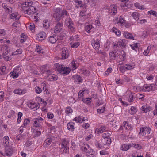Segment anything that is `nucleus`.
I'll use <instances>...</instances> for the list:
<instances>
[{
	"mask_svg": "<svg viewBox=\"0 0 157 157\" xmlns=\"http://www.w3.org/2000/svg\"><path fill=\"white\" fill-rule=\"evenodd\" d=\"M63 25L62 23L58 22L55 26L54 29V32L56 33H59L62 30Z\"/></svg>",
	"mask_w": 157,
	"mask_h": 157,
	"instance_id": "7",
	"label": "nucleus"
},
{
	"mask_svg": "<svg viewBox=\"0 0 157 157\" xmlns=\"http://www.w3.org/2000/svg\"><path fill=\"white\" fill-rule=\"evenodd\" d=\"M124 35L126 38L133 39V37L132 36L131 34L129 33L128 32H124Z\"/></svg>",
	"mask_w": 157,
	"mask_h": 157,
	"instance_id": "16",
	"label": "nucleus"
},
{
	"mask_svg": "<svg viewBox=\"0 0 157 157\" xmlns=\"http://www.w3.org/2000/svg\"><path fill=\"white\" fill-rule=\"evenodd\" d=\"M126 65L127 66V67L124 66L122 67L123 69L125 70L131 69L132 68V66L128 64H126Z\"/></svg>",
	"mask_w": 157,
	"mask_h": 157,
	"instance_id": "36",
	"label": "nucleus"
},
{
	"mask_svg": "<svg viewBox=\"0 0 157 157\" xmlns=\"http://www.w3.org/2000/svg\"><path fill=\"white\" fill-rule=\"evenodd\" d=\"M91 44L95 49H98L100 46L99 42L97 40L95 41L94 40H93L91 42Z\"/></svg>",
	"mask_w": 157,
	"mask_h": 157,
	"instance_id": "12",
	"label": "nucleus"
},
{
	"mask_svg": "<svg viewBox=\"0 0 157 157\" xmlns=\"http://www.w3.org/2000/svg\"><path fill=\"white\" fill-rule=\"evenodd\" d=\"M93 136V135L92 134H90L88 136L86 137L85 138V140L86 141L89 140L91 138V137Z\"/></svg>",
	"mask_w": 157,
	"mask_h": 157,
	"instance_id": "58",
	"label": "nucleus"
},
{
	"mask_svg": "<svg viewBox=\"0 0 157 157\" xmlns=\"http://www.w3.org/2000/svg\"><path fill=\"white\" fill-rule=\"evenodd\" d=\"M75 124L73 122H70L67 124V128H74Z\"/></svg>",
	"mask_w": 157,
	"mask_h": 157,
	"instance_id": "44",
	"label": "nucleus"
},
{
	"mask_svg": "<svg viewBox=\"0 0 157 157\" xmlns=\"http://www.w3.org/2000/svg\"><path fill=\"white\" fill-rule=\"evenodd\" d=\"M125 21L122 18H120L119 20L117 22V23H120L121 24H123L124 23H125Z\"/></svg>",
	"mask_w": 157,
	"mask_h": 157,
	"instance_id": "46",
	"label": "nucleus"
},
{
	"mask_svg": "<svg viewBox=\"0 0 157 157\" xmlns=\"http://www.w3.org/2000/svg\"><path fill=\"white\" fill-rule=\"evenodd\" d=\"M149 13L150 14H152L154 16H156V15L157 14V13L155 11H148Z\"/></svg>",
	"mask_w": 157,
	"mask_h": 157,
	"instance_id": "55",
	"label": "nucleus"
},
{
	"mask_svg": "<svg viewBox=\"0 0 157 157\" xmlns=\"http://www.w3.org/2000/svg\"><path fill=\"white\" fill-rule=\"evenodd\" d=\"M43 90H44V93L45 94H49V92L48 90L46 89V87L45 86L43 87Z\"/></svg>",
	"mask_w": 157,
	"mask_h": 157,
	"instance_id": "57",
	"label": "nucleus"
},
{
	"mask_svg": "<svg viewBox=\"0 0 157 157\" xmlns=\"http://www.w3.org/2000/svg\"><path fill=\"white\" fill-rule=\"evenodd\" d=\"M72 112V109L70 107H67L66 109V112L67 114L71 113Z\"/></svg>",
	"mask_w": 157,
	"mask_h": 157,
	"instance_id": "42",
	"label": "nucleus"
},
{
	"mask_svg": "<svg viewBox=\"0 0 157 157\" xmlns=\"http://www.w3.org/2000/svg\"><path fill=\"white\" fill-rule=\"evenodd\" d=\"M130 46L131 47V48L132 49L135 50V49L137 48H138L137 43L135 44H132V45H130Z\"/></svg>",
	"mask_w": 157,
	"mask_h": 157,
	"instance_id": "49",
	"label": "nucleus"
},
{
	"mask_svg": "<svg viewBox=\"0 0 157 157\" xmlns=\"http://www.w3.org/2000/svg\"><path fill=\"white\" fill-rule=\"evenodd\" d=\"M29 122H30V120L29 119H25V120L24 122V127H25V126H26L27 125L29 124Z\"/></svg>",
	"mask_w": 157,
	"mask_h": 157,
	"instance_id": "43",
	"label": "nucleus"
},
{
	"mask_svg": "<svg viewBox=\"0 0 157 157\" xmlns=\"http://www.w3.org/2000/svg\"><path fill=\"white\" fill-rule=\"evenodd\" d=\"M62 142L61 146V150L62 151L63 153H66L68 151L69 147L68 144L69 142L67 141L65 139L62 140Z\"/></svg>",
	"mask_w": 157,
	"mask_h": 157,
	"instance_id": "5",
	"label": "nucleus"
},
{
	"mask_svg": "<svg viewBox=\"0 0 157 157\" xmlns=\"http://www.w3.org/2000/svg\"><path fill=\"white\" fill-rule=\"evenodd\" d=\"M48 41L52 43H55L56 41V36H50L49 38Z\"/></svg>",
	"mask_w": 157,
	"mask_h": 157,
	"instance_id": "24",
	"label": "nucleus"
},
{
	"mask_svg": "<svg viewBox=\"0 0 157 157\" xmlns=\"http://www.w3.org/2000/svg\"><path fill=\"white\" fill-rule=\"evenodd\" d=\"M79 43L78 42L74 43L73 44L71 43V46L72 48H76L78 47L79 45Z\"/></svg>",
	"mask_w": 157,
	"mask_h": 157,
	"instance_id": "34",
	"label": "nucleus"
},
{
	"mask_svg": "<svg viewBox=\"0 0 157 157\" xmlns=\"http://www.w3.org/2000/svg\"><path fill=\"white\" fill-rule=\"evenodd\" d=\"M21 5V10L23 11L25 14L30 15L36 12V9L34 6L28 7L26 5V4H25L24 3H22Z\"/></svg>",
	"mask_w": 157,
	"mask_h": 157,
	"instance_id": "2",
	"label": "nucleus"
},
{
	"mask_svg": "<svg viewBox=\"0 0 157 157\" xmlns=\"http://www.w3.org/2000/svg\"><path fill=\"white\" fill-rule=\"evenodd\" d=\"M42 90L41 88L38 86H36V92L37 94H40L42 92Z\"/></svg>",
	"mask_w": 157,
	"mask_h": 157,
	"instance_id": "41",
	"label": "nucleus"
},
{
	"mask_svg": "<svg viewBox=\"0 0 157 157\" xmlns=\"http://www.w3.org/2000/svg\"><path fill=\"white\" fill-rule=\"evenodd\" d=\"M112 70V69L111 68H108L107 69V71L105 72V75H108L110 72H111Z\"/></svg>",
	"mask_w": 157,
	"mask_h": 157,
	"instance_id": "52",
	"label": "nucleus"
},
{
	"mask_svg": "<svg viewBox=\"0 0 157 157\" xmlns=\"http://www.w3.org/2000/svg\"><path fill=\"white\" fill-rule=\"evenodd\" d=\"M68 50L66 48H63L62 49L61 52V59H64L68 57Z\"/></svg>",
	"mask_w": 157,
	"mask_h": 157,
	"instance_id": "8",
	"label": "nucleus"
},
{
	"mask_svg": "<svg viewBox=\"0 0 157 157\" xmlns=\"http://www.w3.org/2000/svg\"><path fill=\"white\" fill-rule=\"evenodd\" d=\"M43 27L46 29L48 28L50 26L49 22L47 20L44 21L43 22Z\"/></svg>",
	"mask_w": 157,
	"mask_h": 157,
	"instance_id": "25",
	"label": "nucleus"
},
{
	"mask_svg": "<svg viewBox=\"0 0 157 157\" xmlns=\"http://www.w3.org/2000/svg\"><path fill=\"white\" fill-rule=\"evenodd\" d=\"M132 146L138 150L142 148V146L138 144H133Z\"/></svg>",
	"mask_w": 157,
	"mask_h": 157,
	"instance_id": "35",
	"label": "nucleus"
},
{
	"mask_svg": "<svg viewBox=\"0 0 157 157\" xmlns=\"http://www.w3.org/2000/svg\"><path fill=\"white\" fill-rule=\"evenodd\" d=\"M9 140L8 136H6L3 138V143L4 145L7 146L8 145Z\"/></svg>",
	"mask_w": 157,
	"mask_h": 157,
	"instance_id": "18",
	"label": "nucleus"
},
{
	"mask_svg": "<svg viewBox=\"0 0 157 157\" xmlns=\"http://www.w3.org/2000/svg\"><path fill=\"white\" fill-rule=\"evenodd\" d=\"M52 141V138H47L45 141L43 145L45 146V145H49Z\"/></svg>",
	"mask_w": 157,
	"mask_h": 157,
	"instance_id": "21",
	"label": "nucleus"
},
{
	"mask_svg": "<svg viewBox=\"0 0 157 157\" xmlns=\"http://www.w3.org/2000/svg\"><path fill=\"white\" fill-rule=\"evenodd\" d=\"M55 70L64 75L68 74L70 72V69L69 67H65L63 65L59 63L56 64Z\"/></svg>",
	"mask_w": 157,
	"mask_h": 157,
	"instance_id": "3",
	"label": "nucleus"
},
{
	"mask_svg": "<svg viewBox=\"0 0 157 157\" xmlns=\"http://www.w3.org/2000/svg\"><path fill=\"white\" fill-rule=\"evenodd\" d=\"M42 50V48L40 47H38V48H37L36 49V51L37 52L39 53H43L41 51Z\"/></svg>",
	"mask_w": 157,
	"mask_h": 157,
	"instance_id": "48",
	"label": "nucleus"
},
{
	"mask_svg": "<svg viewBox=\"0 0 157 157\" xmlns=\"http://www.w3.org/2000/svg\"><path fill=\"white\" fill-rule=\"evenodd\" d=\"M105 100H104L102 99L101 98H99L97 101V105L98 106H99L103 104Z\"/></svg>",
	"mask_w": 157,
	"mask_h": 157,
	"instance_id": "28",
	"label": "nucleus"
},
{
	"mask_svg": "<svg viewBox=\"0 0 157 157\" xmlns=\"http://www.w3.org/2000/svg\"><path fill=\"white\" fill-rule=\"evenodd\" d=\"M19 24V23L16 21L12 24V26L17 27V25H18Z\"/></svg>",
	"mask_w": 157,
	"mask_h": 157,
	"instance_id": "63",
	"label": "nucleus"
},
{
	"mask_svg": "<svg viewBox=\"0 0 157 157\" xmlns=\"http://www.w3.org/2000/svg\"><path fill=\"white\" fill-rule=\"evenodd\" d=\"M129 97V98L128 99L129 101L130 102H132L133 100V96L132 95V94H130Z\"/></svg>",
	"mask_w": 157,
	"mask_h": 157,
	"instance_id": "59",
	"label": "nucleus"
},
{
	"mask_svg": "<svg viewBox=\"0 0 157 157\" xmlns=\"http://www.w3.org/2000/svg\"><path fill=\"white\" fill-rule=\"evenodd\" d=\"M92 28V25H87L85 27L86 30L88 33H89Z\"/></svg>",
	"mask_w": 157,
	"mask_h": 157,
	"instance_id": "40",
	"label": "nucleus"
},
{
	"mask_svg": "<svg viewBox=\"0 0 157 157\" xmlns=\"http://www.w3.org/2000/svg\"><path fill=\"white\" fill-rule=\"evenodd\" d=\"M48 117L49 119H52L54 117V115L52 113H48L47 114Z\"/></svg>",
	"mask_w": 157,
	"mask_h": 157,
	"instance_id": "53",
	"label": "nucleus"
},
{
	"mask_svg": "<svg viewBox=\"0 0 157 157\" xmlns=\"http://www.w3.org/2000/svg\"><path fill=\"white\" fill-rule=\"evenodd\" d=\"M43 120V119L41 117H40L39 118L36 119V120L34 121V126L35 127H40L41 126V121Z\"/></svg>",
	"mask_w": 157,
	"mask_h": 157,
	"instance_id": "13",
	"label": "nucleus"
},
{
	"mask_svg": "<svg viewBox=\"0 0 157 157\" xmlns=\"http://www.w3.org/2000/svg\"><path fill=\"white\" fill-rule=\"evenodd\" d=\"M120 46L119 45V42H115L114 43L113 45V47L114 48H117L118 47V48H119V47Z\"/></svg>",
	"mask_w": 157,
	"mask_h": 157,
	"instance_id": "51",
	"label": "nucleus"
},
{
	"mask_svg": "<svg viewBox=\"0 0 157 157\" xmlns=\"http://www.w3.org/2000/svg\"><path fill=\"white\" fill-rule=\"evenodd\" d=\"M24 3L26 4V5L28 7L33 6H32V2H26Z\"/></svg>",
	"mask_w": 157,
	"mask_h": 157,
	"instance_id": "56",
	"label": "nucleus"
},
{
	"mask_svg": "<svg viewBox=\"0 0 157 157\" xmlns=\"http://www.w3.org/2000/svg\"><path fill=\"white\" fill-rule=\"evenodd\" d=\"M125 42V40L123 39L120 41L119 42V45L122 46L124 48H125L126 46Z\"/></svg>",
	"mask_w": 157,
	"mask_h": 157,
	"instance_id": "30",
	"label": "nucleus"
},
{
	"mask_svg": "<svg viewBox=\"0 0 157 157\" xmlns=\"http://www.w3.org/2000/svg\"><path fill=\"white\" fill-rule=\"evenodd\" d=\"M117 54L118 53L116 52H112L109 53L111 58L114 60L115 59L116 56Z\"/></svg>",
	"mask_w": 157,
	"mask_h": 157,
	"instance_id": "23",
	"label": "nucleus"
},
{
	"mask_svg": "<svg viewBox=\"0 0 157 157\" xmlns=\"http://www.w3.org/2000/svg\"><path fill=\"white\" fill-rule=\"evenodd\" d=\"M47 78L50 81L56 80L57 79V76L54 74L48 75L47 77Z\"/></svg>",
	"mask_w": 157,
	"mask_h": 157,
	"instance_id": "15",
	"label": "nucleus"
},
{
	"mask_svg": "<svg viewBox=\"0 0 157 157\" xmlns=\"http://www.w3.org/2000/svg\"><path fill=\"white\" fill-rule=\"evenodd\" d=\"M122 125L123 127L127 128V127H129L130 124L129 125L128 123L126 121H125L123 123Z\"/></svg>",
	"mask_w": 157,
	"mask_h": 157,
	"instance_id": "50",
	"label": "nucleus"
},
{
	"mask_svg": "<svg viewBox=\"0 0 157 157\" xmlns=\"http://www.w3.org/2000/svg\"><path fill=\"white\" fill-rule=\"evenodd\" d=\"M86 92L88 93V90H83L80 93V92L78 93V96L79 98H81L83 96V92Z\"/></svg>",
	"mask_w": 157,
	"mask_h": 157,
	"instance_id": "45",
	"label": "nucleus"
},
{
	"mask_svg": "<svg viewBox=\"0 0 157 157\" xmlns=\"http://www.w3.org/2000/svg\"><path fill=\"white\" fill-rule=\"evenodd\" d=\"M86 155L88 157H94V155L93 153H90V152L86 153Z\"/></svg>",
	"mask_w": 157,
	"mask_h": 157,
	"instance_id": "60",
	"label": "nucleus"
},
{
	"mask_svg": "<svg viewBox=\"0 0 157 157\" xmlns=\"http://www.w3.org/2000/svg\"><path fill=\"white\" fill-rule=\"evenodd\" d=\"M32 144V142L31 141H28L26 143L25 145L26 146L29 147Z\"/></svg>",
	"mask_w": 157,
	"mask_h": 157,
	"instance_id": "62",
	"label": "nucleus"
},
{
	"mask_svg": "<svg viewBox=\"0 0 157 157\" xmlns=\"http://www.w3.org/2000/svg\"><path fill=\"white\" fill-rule=\"evenodd\" d=\"M33 135L35 137H37L41 134L40 131L37 130H35V131L33 130Z\"/></svg>",
	"mask_w": 157,
	"mask_h": 157,
	"instance_id": "26",
	"label": "nucleus"
},
{
	"mask_svg": "<svg viewBox=\"0 0 157 157\" xmlns=\"http://www.w3.org/2000/svg\"><path fill=\"white\" fill-rule=\"evenodd\" d=\"M22 137V135H18L17 136H16V137L15 138V140L19 141L20 140V138H21Z\"/></svg>",
	"mask_w": 157,
	"mask_h": 157,
	"instance_id": "61",
	"label": "nucleus"
},
{
	"mask_svg": "<svg viewBox=\"0 0 157 157\" xmlns=\"http://www.w3.org/2000/svg\"><path fill=\"white\" fill-rule=\"evenodd\" d=\"M73 77L74 78L75 81L76 82H80L82 81V79L81 77L78 75H74L73 76Z\"/></svg>",
	"mask_w": 157,
	"mask_h": 157,
	"instance_id": "22",
	"label": "nucleus"
},
{
	"mask_svg": "<svg viewBox=\"0 0 157 157\" xmlns=\"http://www.w3.org/2000/svg\"><path fill=\"white\" fill-rule=\"evenodd\" d=\"M102 141L104 145L107 144H110L111 142V139L110 137H108V138H106V139L102 140Z\"/></svg>",
	"mask_w": 157,
	"mask_h": 157,
	"instance_id": "19",
	"label": "nucleus"
},
{
	"mask_svg": "<svg viewBox=\"0 0 157 157\" xmlns=\"http://www.w3.org/2000/svg\"><path fill=\"white\" fill-rule=\"evenodd\" d=\"M22 52V50L21 49H19L17 50L15 52H14L13 53L12 55H14L17 54H21Z\"/></svg>",
	"mask_w": 157,
	"mask_h": 157,
	"instance_id": "32",
	"label": "nucleus"
},
{
	"mask_svg": "<svg viewBox=\"0 0 157 157\" xmlns=\"http://www.w3.org/2000/svg\"><path fill=\"white\" fill-rule=\"evenodd\" d=\"M20 16L18 15L17 13H14L10 15V18L11 19H15L16 20H18L20 18Z\"/></svg>",
	"mask_w": 157,
	"mask_h": 157,
	"instance_id": "17",
	"label": "nucleus"
},
{
	"mask_svg": "<svg viewBox=\"0 0 157 157\" xmlns=\"http://www.w3.org/2000/svg\"><path fill=\"white\" fill-rule=\"evenodd\" d=\"M44 73H46L47 74L49 75L52 74V72L49 70H45L44 72Z\"/></svg>",
	"mask_w": 157,
	"mask_h": 157,
	"instance_id": "54",
	"label": "nucleus"
},
{
	"mask_svg": "<svg viewBox=\"0 0 157 157\" xmlns=\"http://www.w3.org/2000/svg\"><path fill=\"white\" fill-rule=\"evenodd\" d=\"M73 120L75 121L77 123L82 122V121H85L84 117H82L81 118L80 117H75L73 119Z\"/></svg>",
	"mask_w": 157,
	"mask_h": 157,
	"instance_id": "20",
	"label": "nucleus"
},
{
	"mask_svg": "<svg viewBox=\"0 0 157 157\" xmlns=\"http://www.w3.org/2000/svg\"><path fill=\"white\" fill-rule=\"evenodd\" d=\"M150 130L151 128H140L139 134H141L143 136L146 135V134H149L150 133Z\"/></svg>",
	"mask_w": 157,
	"mask_h": 157,
	"instance_id": "9",
	"label": "nucleus"
},
{
	"mask_svg": "<svg viewBox=\"0 0 157 157\" xmlns=\"http://www.w3.org/2000/svg\"><path fill=\"white\" fill-rule=\"evenodd\" d=\"M64 15H67V12L66 10H62L59 7L56 8L54 9L53 16L56 20V21L58 22L63 18Z\"/></svg>",
	"mask_w": 157,
	"mask_h": 157,
	"instance_id": "1",
	"label": "nucleus"
},
{
	"mask_svg": "<svg viewBox=\"0 0 157 157\" xmlns=\"http://www.w3.org/2000/svg\"><path fill=\"white\" fill-rule=\"evenodd\" d=\"M6 13H10L12 12V10H10L8 7L6 9Z\"/></svg>",
	"mask_w": 157,
	"mask_h": 157,
	"instance_id": "64",
	"label": "nucleus"
},
{
	"mask_svg": "<svg viewBox=\"0 0 157 157\" xmlns=\"http://www.w3.org/2000/svg\"><path fill=\"white\" fill-rule=\"evenodd\" d=\"M13 152V149L10 147H5L4 151L0 150V154L4 156H11Z\"/></svg>",
	"mask_w": 157,
	"mask_h": 157,
	"instance_id": "4",
	"label": "nucleus"
},
{
	"mask_svg": "<svg viewBox=\"0 0 157 157\" xmlns=\"http://www.w3.org/2000/svg\"><path fill=\"white\" fill-rule=\"evenodd\" d=\"M26 92V90L25 89H24L23 90L17 89L14 91V93L19 95L24 94Z\"/></svg>",
	"mask_w": 157,
	"mask_h": 157,
	"instance_id": "14",
	"label": "nucleus"
},
{
	"mask_svg": "<svg viewBox=\"0 0 157 157\" xmlns=\"http://www.w3.org/2000/svg\"><path fill=\"white\" fill-rule=\"evenodd\" d=\"M135 6L136 7H138L139 9H140L141 10H144L145 8L144 7V6L143 5L140 6L139 5V3H136L135 4Z\"/></svg>",
	"mask_w": 157,
	"mask_h": 157,
	"instance_id": "39",
	"label": "nucleus"
},
{
	"mask_svg": "<svg viewBox=\"0 0 157 157\" xmlns=\"http://www.w3.org/2000/svg\"><path fill=\"white\" fill-rule=\"evenodd\" d=\"M45 36V33L44 32H41L39 33L36 37L37 39L39 41L43 40Z\"/></svg>",
	"mask_w": 157,
	"mask_h": 157,
	"instance_id": "11",
	"label": "nucleus"
},
{
	"mask_svg": "<svg viewBox=\"0 0 157 157\" xmlns=\"http://www.w3.org/2000/svg\"><path fill=\"white\" fill-rule=\"evenodd\" d=\"M105 128H96L95 129V132L97 134H100L103 133L105 129Z\"/></svg>",
	"mask_w": 157,
	"mask_h": 157,
	"instance_id": "27",
	"label": "nucleus"
},
{
	"mask_svg": "<svg viewBox=\"0 0 157 157\" xmlns=\"http://www.w3.org/2000/svg\"><path fill=\"white\" fill-rule=\"evenodd\" d=\"M6 34L5 31L3 29H0V36H3Z\"/></svg>",
	"mask_w": 157,
	"mask_h": 157,
	"instance_id": "47",
	"label": "nucleus"
},
{
	"mask_svg": "<svg viewBox=\"0 0 157 157\" xmlns=\"http://www.w3.org/2000/svg\"><path fill=\"white\" fill-rule=\"evenodd\" d=\"M121 149L125 151L129 149L132 147V145L129 144H124L121 145Z\"/></svg>",
	"mask_w": 157,
	"mask_h": 157,
	"instance_id": "10",
	"label": "nucleus"
},
{
	"mask_svg": "<svg viewBox=\"0 0 157 157\" xmlns=\"http://www.w3.org/2000/svg\"><path fill=\"white\" fill-rule=\"evenodd\" d=\"M105 107L104 106H103V107L101 108V109H98L97 110V112L98 113H103L105 111Z\"/></svg>",
	"mask_w": 157,
	"mask_h": 157,
	"instance_id": "38",
	"label": "nucleus"
},
{
	"mask_svg": "<svg viewBox=\"0 0 157 157\" xmlns=\"http://www.w3.org/2000/svg\"><path fill=\"white\" fill-rule=\"evenodd\" d=\"M65 24L72 31H74L75 29L73 28V23L72 21L70 18L67 19L65 21Z\"/></svg>",
	"mask_w": 157,
	"mask_h": 157,
	"instance_id": "6",
	"label": "nucleus"
},
{
	"mask_svg": "<svg viewBox=\"0 0 157 157\" xmlns=\"http://www.w3.org/2000/svg\"><path fill=\"white\" fill-rule=\"evenodd\" d=\"M131 112H129L131 114H134L137 112V109L133 106H132L130 109Z\"/></svg>",
	"mask_w": 157,
	"mask_h": 157,
	"instance_id": "29",
	"label": "nucleus"
},
{
	"mask_svg": "<svg viewBox=\"0 0 157 157\" xmlns=\"http://www.w3.org/2000/svg\"><path fill=\"white\" fill-rule=\"evenodd\" d=\"M91 98H83L82 99L83 101L86 103L87 104L89 103L91 101Z\"/></svg>",
	"mask_w": 157,
	"mask_h": 157,
	"instance_id": "33",
	"label": "nucleus"
},
{
	"mask_svg": "<svg viewBox=\"0 0 157 157\" xmlns=\"http://www.w3.org/2000/svg\"><path fill=\"white\" fill-rule=\"evenodd\" d=\"M10 74L12 76L13 78H16L18 76V74L17 73H15L13 71V72L10 73Z\"/></svg>",
	"mask_w": 157,
	"mask_h": 157,
	"instance_id": "37",
	"label": "nucleus"
},
{
	"mask_svg": "<svg viewBox=\"0 0 157 157\" xmlns=\"http://www.w3.org/2000/svg\"><path fill=\"white\" fill-rule=\"evenodd\" d=\"M132 15L135 20H138L139 19V14L137 13L134 12L132 13Z\"/></svg>",
	"mask_w": 157,
	"mask_h": 157,
	"instance_id": "31",
	"label": "nucleus"
}]
</instances>
